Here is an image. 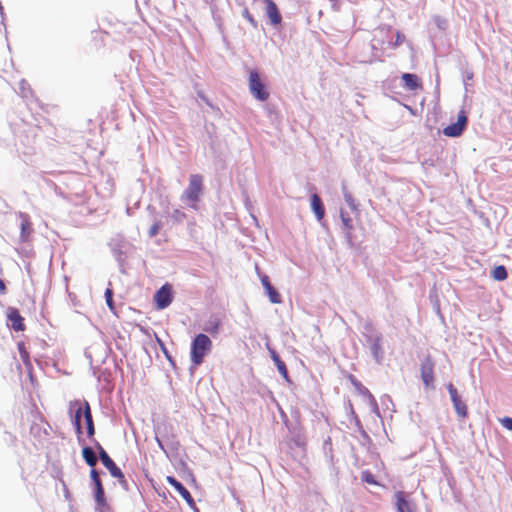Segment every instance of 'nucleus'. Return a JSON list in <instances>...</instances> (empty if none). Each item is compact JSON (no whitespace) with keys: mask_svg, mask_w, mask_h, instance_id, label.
I'll list each match as a JSON object with an SVG mask.
<instances>
[{"mask_svg":"<svg viewBox=\"0 0 512 512\" xmlns=\"http://www.w3.org/2000/svg\"><path fill=\"white\" fill-rule=\"evenodd\" d=\"M90 477H91L92 481L94 482V485L101 484V480L99 478V474H98L97 470L92 469L90 471Z\"/></svg>","mask_w":512,"mask_h":512,"instance_id":"28","label":"nucleus"},{"mask_svg":"<svg viewBox=\"0 0 512 512\" xmlns=\"http://www.w3.org/2000/svg\"><path fill=\"white\" fill-rule=\"evenodd\" d=\"M501 422H502L503 426H504L506 429H508V430L512 431V418H510V417H505V418H503V419H502V421H501Z\"/></svg>","mask_w":512,"mask_h":512,"instance_id":"30","label":"nucleus"},{"mask_svg":"<svg viewBox=\"0 0 512 512\" xmlns=\"http://www.w3.org/2000/svg\"><path fill=\"white\" fill-rule=\"evenodd\" d=\"M212 342L210 338L200 333L198 334L191 344V361L195 366L203 362L205 355L211 350Z\"/></svg>","mask_w":512,"mask_h":512,"instance_id":"2","label":"nucleus"},{"mask_svg":"<svg viewBox=\"0 0 512 512\" xmlns=\"http://www.w3.org/2000/svg\"><path fill=\"white\" fill-rule=\"evenodd\" d=\"M434 360L431 355H426L420 365L421 379L425 387H431L434 383Z\"/></svg>","mask_w":512,"mask_h":512,"instance_id":"6","label":"nucleus"},{"mask_svg":"<svg viewBox=\"0 0 512 512\" xmlns=\"http://www.w3.org/2000/svg\"><path fill=\"white\" fill-rule=\"evenodd\" d=\"M154 301L157 309H165L172 302V287L164 284L154 295Z\"/></svg>","mask_w":512,"mask_h":512,"instance_id":"9","label":"nucleus"},{"mask_svg":"<svg viewBox=\"0 0 512 512\" xmlns=\"http://www.w3.org/2000/svg\"><path fill=\"white\" fill-rule=\"evenodd\" d=\"M8 320L11 322V327L15 331H24L26 326L24 323V318L19 313L18 309L14 307H9L7 310Z\"/></svg>","mask_w":512,"mask_h":512,"instance_id":"11","label":"nucleus"},{"mask_svg":"<svg viewBox=\"0 0 512 512\" xmlns=\"http://www.w3.org/2000/svg\"><path fill=\"white\" fill-rule=\"evenodd\" d=\"M266 3V14L270 19L271 24L278 25L281 23L282 17L279 10L272 0H264Z\"/></svg>","mask_w":512,"mask_h":512,"instance_id":"13","label":"nucleus"},{"mask_svg":"<svg viewBox=\"0 0 512 512\" xmlns=\"http://www.w3.org/2000/svg\"><path fill=\"white\" fill-rule=\"evenodd\" d=\"M105 299H106V303H107V306L109 307V309L111 311H114L115 310V307H114V302H113V291L111 288H107L106 291H105Z\"/></svg>","mask_w":512,"mask_h":512,"instance_id":"24","label":"nucleus"},{"mask_svg":"<svg viewBox=\"0 0 512 512\" xmlns=\"http://www.w3.org/2000/svg\"><path fill=\"white\" fill-rule=\"evenodd\" d=\"M248 86L250 93L253 97L259 101H267L270 93L264 80L261 78L256 70H252L249 73Z\"/></svg>","mask_w":512,"mask_h":512,"instance_id":"4","label":"nucleus"},{"mask_svg":"<svg viewBox=\"0 0 512 512\" xmlns=\"http://www.w3.org/2000/svg\"><path fill=\"white\" fill-rule=\"evenodd\" d=\"M467 116L464 111H460L458 114V119L456 123L450 124L443 129V134L448 137H458L460 136L466 125H467Z\"/></svg>","mask_w":512,"mask_h":512,"instance_id":"8","label":"nucleus"},{"mask_svg":"<svg viewBox=\"0 0 512 512\" xmlns=\"http://www.w3.org/2000/svg\"><path fill=\"white\" fill-rule=\"evenodd\" d=\"M99 451V458L102 464L109 470L111 476L117 478L120 482H125V476L121 469L114 463L107 452L103 449L100 444H97Z\"/></svg>","mask_w":512,"mask_h":512,"instance_id":"5","label":"nucleus"},{"mask_svg":"<svg viewBox=\"0 0 512 512\" xmlns=\"http://www.w3.org/2000/svg\"><path fill=\"white\" fill-rule=\"evenodd\" d=\"M405 39H406L405 35L403 33H401L400 31H397L396 39H395V42L392 44V47L396 48V47L402 45L405 42Z\"/></svg>","mask_w":512,"mask_h":512,"instance_id":"27","label":"nucleus"},{"mask_svg":"<svg viewBox=\"0 0 512 512\" xmlns=\"http://www.w3.org/2000/svg\"><path fill=\"white\" fill-rule=\"evenodd\" d=\"M311 208L319 221L324 218L325 208L320 197L317 194H313L311 196Z\"/></svg>","mask_w":512,"mask_h":512,"instance_id":"16","label":"nucleus"},{"mask_svg":"<svg viewBox=\"0 0 512 512\" xmlns=\"http://www.w3.org/2000/svg\"><path fill=\"white\" fill-rule=\"evenodd\" d=\"M95 500L97 504L100 506H103L105 504V493L102 483L95 485Z\"/></svg>","mask_w":512,"mask_h":512,"instance_id":"21","label":"nucleus"},{"mask_svg":"<svg viewBox=\"0 0 512 512\" xmlns=\"http://www.w3.org/2000/svg\"><path fill=\"white\" fill-rule=\"evenodd\" d=\"M0 294L1 295L6 294V286L2 279H0Z\"/></svg>","mask_w":512,"mask_h":512,"instance_id":"33","label":"nucleus"},{"mask_svg":"<svg viewBox=\"0 0 512 512\" xmlns=\"http://www.w3.org/2000/svg\"><path fill=\"white\" fill-rule=\"evenodd\" d=\"M405 88L408 90H417L422 88V84L417 75L411 73H404L402 75Z\"/></svg>","mask_w":512,"mask_h":512,"instance_id":"14","label":"nucleus"},{"mask_svg":"<svg viewBox=\"0 0 512 512\" xmlns=\"http://www.w3.org/2000/svg\"><path fill=\"white\" fill-rule=\"evenodd\" d=\"M279 373L283 376V378L287 379L288 378V370H287V367H286V364L284 363V361H282L281 359L277 360V362H274Z\"/></svg>","mask_w":512,"mask_h":512,"instance_id":"25","label":"nucleus"},{"mask_svg":"<svg viewBox=\"0 0 512 512\" xmlns=\"http://www.w3.org/2000/svg\"><path fill=\"white\" fill-rule=\"evenodd\" d=\"M447 390L450 394V398L457 415L461 418H466L468 415L467 405L459 396L457 389L452 383H449L447 385Z\"/></svg>","mask_w":512,"mask_h":512,"instance_id":"7","label":"nucleus"},{"mask_svg":"<svg viewBox=\"0 0 512 512\" xmlns=\"http://www.w3.org/2000/svg\"><path fill=\"white\" fill-rule=\"evenodd\" d=\"M371 351L374 358L377 361H380L383 357V349L381 344V337H376L372 343Z\"/></svg>","mask_w":512,"mask_h":512,"instance_id":"18","label":"nucleus"},{"mask_svg":"<svg viewBox=\"0 0 512 512\" xmlns=\"http://www.w3.org/2000/svg\"><path fill=\"white\" fill-rule=\"evenodd\" d=\"M166 481L181 495L190 507H195V501L190 492L173 476H167Z\"/></svg>","mask_w":512,"mask_h":512,"instance_id":"10","label":"nucleus"},{"mask_svg":"<svg viewBox=\"0 0 512 512\" xmlns=\"http://www.w3.org/2000/svg\"><path fill=\"white\" fill-rule=\"evenodd\" d=\"M203 192V177L199 174H192L189 178V185L183 192L181 200L187 202L188 205L197 209V203Z\"/></svg>","mask_w":512,"mask_h":512,"instance_id":"1","label":"nucleus"},{"mask_svg":"<svg viewBox=\"0 0 512 512\" xmlns=\"http://www.w3.org/2000/svg\"><path fill=\"white\" fill-rule=\"evenodd\" d=\"M341 220L345 229L347 230V233L350 234V232L353 230L351 218L348 216V214L341 212Z\"/></svg>","mask_w":512,"mask_h":512,"instance_id":"23","label":"nucleus"},{"mask_svg":"<svg viewBox=\"0 0 512 512\" xmlns=\"http://www.w3.org/2000/svg\"><path fill=\"white\" fill-rule=\"evenodd\" d=\"M82 456L85 462L90 466L94 467L97 464V457L90 447H84L82 450Z\"/></svg>","mask_w":512,"mask_h":512,"instance_id":"17","label":"nucleus"},{"mask_svg":"<svg viewBox=\"0 0 512 512\" xmlns=\"http://www.w3.org/2000/svg\"><path fill=\"white\" fill-rule=\"evenodd\" d=\"M260 280L270 302L273 304H280L282 302V297L270 283L269 277L267 275H262Z\"/></svg>","mask_w":512,"mask_h":512,"instance_id":"12","label":"nucleus"},{"mask_svg":"<svg viewBox=\"0 0 512 512\" xmlns=\"http://www.w3.org/2000/svg\"><path fill=\"white\" fill-rule=\"evenodd\" d=\"M395 506L397 512H411L409 508V503L407 500V495L403 491H397L395 493Z\"/></svg>","mask_w":512,"mask_h":512,"instance_id":"15","label":"nucleus"},{"mask_svg":"<svg viewBox=\"0 0 512 512\" xmlns=\"http://www.w3.org/2000/svg\"><path fill=\"white\" fill-rule=\"evenodd\" d=\"M161 229V223L159 221L155 222L149 229L148 231V235L149 237H155L158 233H159V230Z\"/></svg>","mask_w":512,"mask_h":512,"instance_id":"26","label":"nucleus"},{"mask_svg":"<svg viewBox=\"0 0 512 512\" xmlns=\"http://www.w3.org/2000/svg\"><path fill=\"white\" fill-rule=\"evenodd\" d=\"M82 416L85 419L87 436L89 438H92L95 434V428H94V422H93V418H92V414H91L90 405L88 402H85L83 407L79 406L74 414L73 424L75 426V430L78 435L82 434V427H81V417Z\"/></svg>","mask_w":512,"mask_h":512,"instance_id":"3","label":"nucleus"},{"mask_svg":"<svg viewBox=\"0 0 512 512\" xmlns=\"http://www.w3.org/2000/svg\"><path fill=\"white\" fill-rule=\"evenodd\" d=\"M172 216L176 221H182L186 217L185 213L179 209L174 210Z\"/></svg>","mask_w":512,"mask_h":512,"instance_id":"29","label":"nucleus"},{"mask_svg":"<svg viewBox=\"0 0 512 512\" xmlns=\"http://www.w3.org/2000/svg\"><path fill=\"white\" fill-rule=\"evenodd\" d=\"M270 355L274 362H277V360L280 359L279 355L277 354V352L275 350H270Z\"/></svg>","mask_w":512,"mask_h":512,"instance_id":"32","label":"nucleus"},{"mask_svg":"<svg viewBox=\"0 0 512 512\" xmlns=\"http://www.w3.org/2000/svg\"><path fill=\"white\" fill-rule=\"evenodd\" d=\"M17 348H18V351L20 354V358H21L22 362L24 363V365L26 367H31L32 365H31V361H30V356H29V352L26 349L25 343L19 342L17 344Z\"/></svg>","mask_w":512,"mask_h":512,"instance_id":"20","label":"nucleus"},{"mask_svg":"<svg viewBox=\"0 0 512 512\" xmlns=\"http://www.w3.org/2000/svg\"><path fill=\"white\" fill-rule=\"evenodd\" d=\"M491 276L493 277V279H495L497 281H504L507 279L508 273H507L505 266L498 265V266L494 267V269L492 270Z\"/></svg>","mask_w":512,"mask_h":512,"instance_id":"19","label":"nucleus"},{"mask_svg":"<svg viewBox=\"0 0 512 512\" xmlns=\"http://www.w3.org/2000/svg\"><path fill=\"white\" fill-rule=\"evenodd\" d=\"M345 200L346 202L351 206V207H355V204H354V199L353 197L350 195V194H345Z\"/></svg>","mask_w":512,"mask_h":512,"instance_id":"31","label":"nucleus"},{"mask_svg":"<svg viewBox=\"0 0 512 512\" xmlns=\"http://www.w3.org/2000/svg\"><path fill=\"white\" fill-rule=\"evenodd\" d=\"M361 479L367 484L378 485L375 476L369 470H365L361 473Z\"/></svg>","mask_w":512,"mask_h":512,"instance_id":"22","label":"nucleus"},{"mask_svg":"<svg viewBox=\"0 0 512 512\" xmlns=\"http://www.w3.org/2000/svg\"><path fill=\"white\" fill-rule=\"evenodd\" d=\"M29 226H30V224L28 221L22 222V224H21L22 235H24V233H26V230H27V228H29Z\"/></svg>","mask_w":512,"mask_h":512,"instance_id":"34","label":"nucleus"}]
</instances>
